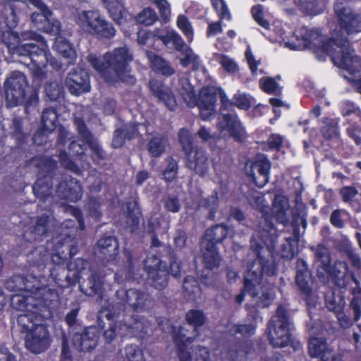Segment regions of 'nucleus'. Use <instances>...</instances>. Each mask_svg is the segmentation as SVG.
Returning a JSON list of instances; mask_svg holds the SVG:
<instances>
[{
    "label": "nucleus",
    "instance_id": "1",
    "mask_svg": "<svg viewBox=\"0 0 361 361\" xmlns=\"http://www.w3.org/2000/svg\"><path fill=\"white\" fill-rule=\"evenodd\" d=\"M268 37L291 50L312 49L319 60L330 56L334 63L353 75L361 69V59L350 48L349 43L340 35L326 39L317 30L302 27L293 32L287 25L274 26L273 35Z\"/></svg>",
    "mask_w": 361,
    "mask_h": 361
},
{
    "label": "nucleus",
    "instance_id": "2",
    "mask_svg": "<svg viewBox=\"0 0 361 361\" xmlns=\"http://www.w3.org/2000/svg\"><path fill=\"white\" fill-rule=\"evenodd\" d=\"M263 202V197L257 195V207L262 213L267 229H263L262 231H259V233H255L251 239V248L256 258L248 266L244 279V288L235 299L238 303H241L244 300L245 294H249L255 302V305L259 307H267L274 299L273 289L267 288L261 283L263 276H272L276 269L274 262L271 259L276 240L275 230L271 225L267 214L269 208Z\"/></svg>",
    "mask_w": 361,
    "mask_h": 361
},
{
    "label": "nucleus",
    "instance_id": "3",
    "mask_svg": "<svg viewBox=\"0 0 361 361\" xmlns=\"http://www.w3.org/2000/svg\"><path fill=\"white\" fill-rule=\"evenodd\" d=\"M15 9L13 4L6 9V23L9 30L3 32L2 42L12 55L25 57V61L21 62L29 67L35 78L42 79L46 74L44 69L48 63L54 68H59L60 66L52 61L47 42L42 35L35 32L25 31L19 36L11 30L18 23Z\"/></svg>",
    "mask_w": 361,
    "mask_h": 361
},
{
    "label": "nucleus",
    "instance_id": "4",
    "mask_svg": "<svg viewBox=\"0 0 361 361\" xmlns=\"http://www.w3.org/2000/svg\"><path fill=\"white\" fill-rule=\"evenodd\" d=\"M24 299L22 295H17L12 299L13 307L25 312L18 317V328L23 334L26 348L33 353L39 354L47 350L51 343L46 324V319L49 314L47 301L30 305L25 303Z\"/></svg>",
    "mask_w": 361,
    "mask_h": 361
},
{
    "label": "nucleus",
    "instance_id": "5",
    "mask_svg": "<svg viewBox=\"0 0 361 361\" xmlns=\"http://www.w3.org/2000/svg\"><path fill=\"white\" fill-rule=\"evenodd\" d=\"M133 56L127 47L114 49L102 57L94 54L88 56V61L107 82L114 84L119 81L128 85L135 82V78L130 74V63Z\"/></svg>",
    "mask_w": 361,
    "mask_h": 361
},
{
    "label": "nucleus",
    "instance_id": "6",
    "mask_svg": "<svg viewBox=\"0 0 361 361\" xmlns=\"http://www.w3.org/2000/svg\"><path fill=\"white\" fill-rule=\"evenodd\" d=\"M176 90L188 106H199L200 116L204 121H209L214 116L217 94L221 97L222 104L226 108L231 106L224 91L213 86L202 88L197 99L194 94L192 86L186 78L179 80Z\"/></svg>",
    "mask_w": 361,
    "mask_h": 361
},
{
    "label": "nucleus",
    "instance_id": "7",
    "mask_svg": "<svg viewBox=\"0 0 361 361\" xmlns=\"http://www.w3.org/2000/svg\"><path fill=\"white\" fill-rule=\"evenodd\" d=\"M44 277L27 276L24 278L21 276H13L6 282V288L10 291L20 292L17 295L24 296V301L27 304L35 305L40 302L49 301L57 296V293L52 285L47 283Z\"/></svg>",
    "mask_w": 361,
    "mask_h": 361
},
{
    "label": "nucleus",
    "instance_id": "8",
    "mask_svg": "<svg viewBox=\"0 0 361 361\" xmlns=\"http://www.w3.org/2000/svg\"><path fill=\"white\" fill-rule=\"evenodd\" d=\"M6 99L10 106L20 105L26 102L31 104L37 94L30 90L25 75L20 71L12 72L4 82Z\"/></svg>",
    "mask_w": 361,
    "mask_h": 361
},
{
    "label": "nucleus",
    "instance_id": "9",
    "mask_svg": "<svg viewBox=\"0 0 361 361\" xmlns=\"http://www.w3.org/2000/svg\"><path fill=\"white\" fill-rule=\"evenodd\" d=\"M160 326L164 331H167L169 328V332L171 334L179 348L180 361H213L209 352L205 348H195L191 353L187 350L188 343H190L193 337L185 334L188 330L185 328L180 327L176 332V327L171 326L169 321H166L165 324H161Z\"/></svg>",
    "mask_w": 361,
    "mask_h": 361
},
{
    "label": "nucleus",
    "instance_id": "10",
    "mask_svg": "<svg viewBox=\"0 0 361 361\" xmlns=\"http://www.w3.org/2000/svg\"><path fill=\"white\" fill-rule=\"evenodd\" d=\"M268 338L274 347L286 346L290 341L291 324L287 314V310L279 306L268 324Z\"/></svg>",
    "mask_w": 361,
    "mask_h": 361
},
{
    "label": "nucleus",
    "instance_id": "11",
    "mask_svg": "<svg viewBox=\"0 0 361 361\" xmlns=\"http://www.w3.org/2000/svg\"><path fill=\"white\" fill-rule=\"evenodd\" d=\"M228 234V229L223 224H219L208 229L201 243L203 261L206 270H212L219 265L220 258L215 245L222 241Z\"/></svg>",
    "mask_w": 361,
    "mask_h": 361
},
{
    "label": "nucleus",
    "instance_id": "12",
    "mask_svg": "<svg viewBox=\"0 0 361 361\" xmlns=\"http://www.w3.org/2000/svg\"><path fill=\"white\" fill-rule=\"evenodd\" d=\"M315 264L317 269V275L319 278L331 276L336 280L338 286L345 285L344 280L348 273L347 264L342 261L335 263L334 267H330V255L327 248L318 246L315 252Z\"/></svg>",
    "mask_w": 361,
    "mask_h": 361
},
{
    "label": "nucleus",
    "instance_id": "13",
    "mask_svg": "<svg viewBox=\"0 0 361 361\" xmlns=\"http://www.w3.org/2000/svg\"><path fill=\"white\" fill-rule=\"evenodd\" d=\"M39 11L32 13L30 19L33 25L51 35H57L61 32L59 21L52 17L51 11L41 0H29Z\"/></svg>",
    "mask_w": 361,
    "mask_h": 361
},
{
    "label": "nucleus",
    "instance_id": "14",
    "mask_svg": "<svg viewBox=\"0 0 361 361\" xmlns=\"http://www.w3.org/2000/svg\"><path fill=\"white\" fill-rule=\"evenodd\" d=\"M30 165L39 170V178L33 186V192L39 199H47L51 194V186L45 179H50L49 175L55 169L56 164L47 157H37L30 161Z\"/></svg>",
    "mask_w": 361,
    "mask_h": 361
},
{
    "label": "nucleus",
    "instance_id": "15",
    "mask_svg": "<svg viewBox=\"0 0 361 361\" xmlns=\"http://www.w3.org/2000/svg\"><path fill=\"white\" fill-rule=\"evenodd\" d=\"M75 124L77 126L78 133L80 137V142L75 140L72 141L70 145V150L75 155L83 154L87 145L92 152V159L97 161L103 158V152L101 149L97 141L91 135L87 130L83 121L78 118L75 119Z\"/></svg>",
    "mask_w": 361,
    "mask_h": 361
},
{
    "label": "nucleus",
    "instance_id": "16",
    "mask_svg": "<svg viewBox=\"0 0 361 361\" xmlns=\"http://www.w3.org/2000/svg\"><path fill=\"white\" fill-rule=\"evenodd\" d=\"M114 314H111L107 310L102 309L100 312L99 318L106 317L109 322V329L104 331V337L108 341H112L116 336H126L136 335L139 331H144V324L142 321L133 319V324H123L121 322H114Z\"/></svg>",
    "mask_w": 361,
    "mask_h": 361
},
{
    "label": "nucleus",
    "instance_id": "17",
    "mask_svg": "<svg viewBox=\"0 0 361 361\" xmlns=\"http://www.w3.org/2000/svg\"><path fill=\"white\" fill-rule=\"evenodd\" d=\"M334 10L341 27L348 35L361 32V14L354 13L346 0H338Z\"/></svg>",
    "mask_w": 361,
    "mask_h": 361
},
{
    "label": "nucleus",
    "instance_id": "18",
    "mask_svg": "<svg viewBox=\"0 0 361 361\" xmlns=\"http://www.w3.org/2000/svg\"><path fill=\"white\" fill-rule=\"evenodd\" d=\"M216 128L221 139L232 137L236 140L241 141L246 136L244 128L234 114H223L219 118Z\"/></svg>",
    "mask_w": 361,
    "mask_h": 361
},
{
    "label": "nucleus",
    "instance_id": "19",
    "mask_svg": "<svg viewBox=\"0 0 361 361\" xmlns=\"http://www.w3.org/2000/svg\"><path fill=\"white\" fill-rule=\"evenodd\" d=\"M245 168L247 174L257 186L262 188L268 183L271 163L264 154L257 155L254 162L247 163Z\"/></svg>",
    "mask_w": 361,
    "mask_h": 361
},
{
    "label": "nucleus",
    "instance_id": "20",
    "mask_svg": "<svg viewBox=\"0 0 361 361\" xmlns=\"http://www.w3.org/2000/svg\"><path fill=\"white\" fill-rule=\"evenodd\" d=\"M145 267L156 288L161 289L166 286L168 272L159 258L152 255L148 256L145 261Z\"/></svg>",
    "mask_w": 361,
    "mask_h": 361
},
{
    "label": "nucleus",
    "instance_id": "21",
    "mask_svg": "<svg viewBox=\"0 0 361 361\" xmlns=\"http://www.w3.org/2000/svg\"><path fill=\"white\" fill-rule=\"evenodd\" d=\"M66 84L71 94L79 95L90 90L88 73L80 68L71 72L66 80Z\"/></svg>",
    "mask_w": 361,
    "mask_h": 361
},
{
    "label": "nucleus",
    "instance_id": "22",
    "mask_svg": "<svg viewBox=\"0 0 361 361\" xmlns=\"http://www.w3.org/2000/svg\"><path fill=\"white\" fill-rule=\"evenodd\" d=\"M58 116L54 108L46 109L42 116L43 128L38 130L33 137L34 142L37 145L46 142L48 133H51L57 126Z\"/></svg>",
    "mask_w": 361,
    "mask_h": 361
},
{
    "label": "nucleus",
    "instance_id": "23",
    "mask_svg": "<svg viewBox=\"0 0 361 361\" xmlns=\"http://www.w3.org/2000/svg\"><path fill=\"white\" fill-rule=\"evenodd\" d=\"M185 153L188 168L200 175H204L208 171L209 163L204 149L191 148Z\"/></svg>",
    "mask_w": 361,
    "mask_h": 361
},
{
    "label": "nucleus",
    "instance_id": "24",
    "mask_svg": "<svg viewBox=\"0 0 361 361\" xmlns=\"http://www.w3.org/2000/svg\"><path fill=\"white\" fill-rule=\"evenodd\" d=\"M98 340V331L96 327L90 326L82 334H75L73 338V345L80 350L90 351L93 349Z\"/></svg>",
    "mask_w": 361,
    "mask_h": 361
},
{
    "label": "nucleus",
    "instance_id": "25",
    "mask_svg": "<svg viewBox=\"0 0 361 361\" xmlns=\"http://www.w3.org/2000/svg\"><path fill=\"white\" fill-rule=\"evenodd\" d=\"M149 86L154 97L164 102L169 109L173 111L176 109L177 106L176 101L169 88L165 86L162 82L152 80L149 81Z\"/></svg>",
    "mask_w": 361,
    "mask_h": 361
},
{
    "label": "nucleus",
    "instance_id": "26",
    "mask_svg": "<svg viewBox=\"0 0 361 361\" xmlns=\"http://www.w3.org/2000/svg\"><path fill=\"white\" fill-rule=\"evenodd\" d=\"M103 16L96 11H87L78 13L75 22L81 30L91 35H95L97 27Z\"/></svg>",
    "mask_w": 361,
    "mask_h": 361
},
{
    "label": "nucleus",
    "instance_id": "27",
    "mask_svg": "<svg viewBox=\"0 0 361 361\" xmlns=\"http://www.w3.org/2000/svg\"><path fill=\"white\" fill-rule=\"evenodd\" d=\"M273 217L279 223L285 225L289 221L292 214L288 198L282 195H276L271 209Z\"/></svg>",
    "mask_w": 361,
    "mask_h": 361
},
{
    "label": "nucleus",
    "instance_id": "28",
    "mask_svg": "<svg viewBox=\"0 0 361 361\" xmlns=\"http://www.w3.org/2000/svg\"><path fill=\"white\" fill-rule=\"evenodd\" d=\"M57 192L61 198L75 202L82 197V188L76 180L68 178L59 185Z\"/></svg>",
    "mask_w": 361,
    "mask_h": 361
},
{
    "label": "nucleus",
    "instance_id": "29",
    "mask_svg": "<svg viewBox=\"0 0 361 361\" xmlns=\"http://www.w3.org/2000/svg\"><path fill=\"white\" fill-rule=\"evenodd\" d=\"M309 351L312 357H321L322 361H341L327 348L326 341L319 338H312L309 342Z\"/></svg>",
    "mask_w": 361,
    "mask_h": 361
},
{
    "label": "nucleus",
    "instance_id": "30",
    "mask_svg": "<svg viewBox=\"0 0 361 361\" xmlns=\"http://www.w3.org/2000/svg\"><path fill=\"white\" fill-rule=\"evenodd\" d=\"M140 128L149 133V125L148 123L145 124H138L137 126L133 123H128L123 129H118L115 131L112 140L114 147H119L124 143L126 138L131 139L135 137Z\"/></svg>",
    "mask_w": 361,
    "mask_h": 361
},
{
    "label": "nucleus",
    "instance_id": "31",
    "mask_svg": "<svg viewBox=\"0 0 361 361\" xmlns=\"http://www.w3.org/2000/svg\"><path fill=\"white\" fill-rule=\"evenodd\" d=\"M253 355L254 348L247 342L234 344L227 351V357L231 361H248Z\"/></svg>",
    "mask_w": 361,
    "mask_h": 361
},
{
    "label": "nucleus",
    "instance_id": "32",
    "mask_svg": "<svg viewBox=\"0 0 361 361\" xmlns=\"http://www.w3.org/2000/svg\"><path fill=\"white\" fill-rule=\"evenodd\" d=\"M55 221L50 216L39 217L36 222L35 226L30 232L26 233L25 237L28 240H36L37 236H42L48 234L51 231L52 227L55 226Z\"/></svg>",
    "mask_w": 361,
    "mask_h": 361
},
{
    "label": "nucleus",
    "instance_id": "33",
    "mask_svg": "<svg viewBox=\"0 0 361 361\" xmlns=\"http://www.w3.org/2000/svg\"><path fill=\"white\" fill-rule=\"evenodd\" d=\"M104 3L109 15L118 24L123 25L131 18L130 15L117 0H105Z\"/></svg>",
    "mask_w": 361,
    "mask_h": 361
},
{
    "label": "nucleus",
    "instance_id": "34",
    "mask_svg": "<svg viewBox=\"0 0 361 361\" xmlns=\"http://www.w3.org/2000/svg\"><path fill=\"white\" fill-rule=\"evenodd\" d=\"M296 283L304 294L310 295L311 293V276L307 269L305 262L298 261V271L296 274Z\"/></svg>",
    "mask_w": 361,
    "mask_h": 361
},
{
    "label": "nucleus",
    "instance_id": "35",
    "mask_svg": "<svg viewBox=\"0 0 361 361\" xmlns=\"http://www.w3.org/2000/svg\"><path fill=\"white\" fill-rule=\"evenodd\" d=\"M157 38L166 46L171 45L176 50H181L185 44L181 37L173 30H166L164 32L156 31Z\"/></svg>",
    "mask_w": 361,
    "mask_h": 361
},
{
    "label": "nucleus",
    "instance_id": "36",
    "mask_svg": "<svg viewBox=\"0 0 361 361\" xmlns=\"http://www.w3.org/2000/svg\"><path fill=\"white\" fill-rule=\"evenodd\" d=\"M178 51L180 52L179 60L183 66L187 67L189 65H192L194 70L202 69L204 71L199 56L189 47L184 44L181 50Z\"/></svg>",
    "mask_w": 361,
    "mask_h": 361
},
{
    "label": "nucleus",
    "instance_id": "37",
    "mask_svg": "<svg viewBox=\"0 0 361 361\" xmlns=\"http://www.w3.org/2000/svg\"><path fill=\"white\" fill-rule=\"evenodd\" d=\"M126 301L134 310L138 311L143 309L147 301V296L135 289H129L126 293Z\"/></svg>",
    "mask_w": 361,
    "mask_h": 361
},
{
    "label": "nucleus",
    "instance_id": "38",
    "mask_svg": "<svg viewBox=\"0 0 361 361\" xmlns=\"http://www.w3.org/2000/svg\"><path fill=\"white\" fill-rule=\"evenodd\" d=\"M60 32L56 35V38L54 44V49L59 52L63 57L69 59L68 63L75 60L76 54L71 44L59 35Z\"/></svg>",
    "mask_w": 361,
    "mask_h": 361
},
{
    "label": "nucleus",
    "instance_id": "39",
    "mask_svg": "<svg viewBox=\"0 0 361 361\" xmlns=\"http://www.w3.org/2000/svg\"><path fill=\"white\" fill-rule=\"evenodd\" d=\"M146 54L152 68L163 75H170L173 73V69L161 57L150 51H146Z\"/></svg>",
    "mask_w": 361,
    "mask_h": 361
},
{
    "label": "nucleus",
    "instance_id": "40",
    "mask_svg": "<svg viewBox=\"0 0 361 361\" xmlns=\"http://www.w3.org/2000/svg\"><path fill=\"white\" fill-rule=\"evenodd\" d=\"M167 145L166 138L158 133L152 137L148 143V151L153 157L160 156Z\"/></svg>",
    "mask_w": 361,
    "mask_h": 361
},
{
    "label": "nucleus",
    "instance_id": "41",
    "mask_svg": "<svg viewBox=\"0 0 361 361\" xmlns=\"http://www.w3.org/2000/svg\"><path fill=\"white\" fill-rule=\"evenodd\" d=\"M184 295L189 300H194L199 298L201 294L198 282L192 276H187L183 281Z\"/></svg>",
    "mask_w": 361,
    "mask_h": 361
},
{
    "label": "nucleus",
    "instance_id": "42",
    "mask_svg": "<svg viewBox=\"0 0 361 361\" xmlns=\"http://www.w3.org/2000/svg\"><path fill=\"white\" fill-rule=\"evenodd\" d=\"M117 247L116 240L111 236L101 238L97 243L99 252L111 257L116 254Z\"/></svg>",
    "mask_w": 361,
    "mask_h": 361
},
{
    "label": "nucleus",
    "instance_id": "43",
    "mask_svg": "<svg viewBox=\"0 0 361 361\" xmlns=\"http://www.w3.org/2000/svg\"><path fill=\"white\" fill-rule=\"evenodd\" d=\"M80 288L87 295H98L99 298H102V281L96 276H92L88 279L87 287H85V285L82 284L80 285Z\"/></svg>",
    "mask_w": 361,
    "mask_h": 361
},
{
    "label": "nucleus",
    "instance_id": "44",
    "mask_svg": "<svg viewBox=\"0 0 361 361\" xmlns=\"http://www.w3.org/2000/svg\"><path fill=\"white\" fill-rule=\"evenodd\" d=\"M44 250V248L39 247L37 248L32 253L33 256H39V259H37L36 261L34 262V264L39 268V269L41 271L42 269L45 267V264L47 262V261L51 257L52 261L56 264H59L60 261L59 259H62L63 257H59V255H54V254H51L48 252H45L42 255V251Z\"/></svg>",
    "mask_w": 361,
    "mask_h": 361
},
{
    "label": "nucleus",
    "instance_id": "45",
    "mask_svg": "<svg viewBox=\"0 0 361 361\" xmlns=\"http://www.w3.org/2000/svg\"><path fill=\"white\" fill-rule=\"evenodd\" d=\"M256 322L253 320L249 324H231L229 326L230 333L236 336L240 334L244 337H247L253 335L255 332Z\"/></svg>",
    "mask_w": 361,
    "mask_h": 361
},
{
    "label": "nucleus",
    "instance_id": "46",
    "mask_svg": "<svg viewBox=\"0 0 361 361\" xmlns=\"http://www.w3.org/2000/svg\"><path fill=\"white\" fill-rule=\"evenodd\" d=\"M115 35L116 30L113 25L103 17L97 27L95 35L102 38L111 39L114 37Z\"/></svg>",
    "mask_w": 361,
    "mask_h": 361
},
{
    "label": "nucleus",
    "instance_id": "47",
    "mask_svg": "<svg viewBox=\"0 0 361 361\" xmlns=\"http://www.w3.org/2000/svg\"><path fill=\"white\" fill-rule=\"evenodd\" d=\"M216 61L221 67L228 73L233 74L238 71L239 68L237 63L231 57L224 54H216Z\"/></svg>",
    "mask_w": 361,
    "mask_h": 361
},
{
    "label": "nucleus",
    "instance_id": "48",
    "mask_svg": "<svg viewBox=\"0 0 361 361\" xmlns=\"http://www.w3.org/2000/svg\"><path fill=\"white\" fill-rule=\"evenodd\" d=\"M159 10L161 20L164 23H168L171 19V4L168 0H151Z\"/></svg>",
    "mask_w": 361,
    "mask_h": 361
},
{
    "label": "nucleus",
    "instance_id": "49",
    "mask_svg": "<svg viewBox=\"0 0 361 361\" xmlns=\"http://www.w3.org/2000/svg\"><path fill=\"white\" fill-rule=\"evenodd\" d=\"M158 19L155 11L151 8H146L137 16V21L145 25H151Z\"/></svg>",
    "mask_w": 361,
    "mask_h": 361
},
{
    "label": "nucleus",
    "instance_id": "50",
    "mask_svg": "<svg viewBox=\"0 0 361 361\" xmlns=\"http://www.w3.org/2000/svg\"><path fill=\"white\" fill-rule=\"evenodd\" d=\"M176 25L182 31L186 39L189 42H191L193 39V30L188 18L183 15L178 16Z\"/></svg>",
    "mask_w": 361,
    "mask_h": 361
},
{
    "label": "nucleus",
    "instance_id": "51",
    "mask_svg": "<svg viewBox=\"0 0 361 361\" xmlns=\"http://www.w3.org/2000/svg\"><path fill=\"white\" fill-rule=\"evenodd\" d=\"M157 30H154L152 32H148L146 30H140L137 32V42L140 45H147L152 47L156 41L157 35H156Z\"/></svg>",
    "mask_w": 361,
    "mask_h": 361
},
{
    "label": "nucleus",
    "instance_id": "52",
    "mask_svg": "<svg viewBox=\"0 0 361 361\" xmlns=\"http://www.w3.org/2000/svg\"><path fill=\"white\" fill-rule=\"evenodd\" d=\"M186 319L189 324L193 326L194 331H197L198 326H201L204 322L203 313L198 310H191L186 314Z\"/></svg>",
    "mask_w": 361,
    "mask_h": 361
},
{
    "label": "nucleus",
    "instance_id": "53",
    "mask_svg": "<svg viewBox=\"0 0 361 361\" xmlns=\"http://www.w3.org/2000/svg\"><path fill=\"white\" fill-rule=\"evenodd\" d=\"M259 86L264 92L268 94H276L280 92L279 85L272 78L264 77L261 78Z\"/></svg>",
    "mask_w": 361,
    "mask_h": 361
},
{
    "label": "nucleus",
    "instance_id": "54",
    "mask_svg": "<svg viewBox=\"0 0 361 361\" xmlns=\"http://www.w3.org/2000/svg\"><path fill=\"white\" fill-rule=\"evenodd\" d=\"M128 219L131 221L130 226L131 231H133L134 227L137 226L139 223V218L140 215V209L135 202H130L127 205Z\"/></svg>",
    "mask_w": 361,
    "mask_h": 361
},
{
    "label": "nucleus",
    "instance_id": "55",
    "mask_svg": "<svg viewBox=\"0 0 361 361\" xmlns=\"http://www.w3.org/2000/svg\"><path fill=\"white\" fill-rule=\"evenodd\" d=\"M122 353L126 356V361H145L142 352L137 346H126Z\"/></svg>",
    "mask_w": 361,
    "mask_h": 361
},
{
    "label": "nucleus",
    "instance_id": "56",
    "mask_svg": "<svg viewBox=\"0 0 361 361\" xmlns=\"http://www.w3.org/2000/svg\"><path fill=\"white\" fill-rule=\"evenodd\" d=\"M246 61L253 75H257L258 72V66L261 63L259 59H257L250 47H247L245 54Z\"/></svg>",
    "mask_w": 361,
    "mask_h": 361
},
{
    "label": "nucleus",
    "instance_id": "57",
    "mask_svg": "<svg viewBox=\"0 0 361 361\" xmlns=\"http://www.w3.org/2000/svg\"><path fill=\"white\" fill-rule=\"evenodd\" d=\"M212 3L221 19H231L230 12L224 0H212Z\"/></svg>",
    "mask_w": 361,
    "mask_h": 361
},
{
    "label": "nucleus",
    "instance_id": "58",
    "mask_svg": "<svg viewBox=\"0 0 361 361\" xmlns=\"http://www.w3.org/2000/svg\"><path fill=\"white\" fill-rule=\"evenodd\" d=\"M233 104L241 109H247L250 106V98L244 93H236L233 97Z\"/></svg>",
    "mask_w": 361,
    "mask_h": 361
},
{
    "label": "nucleus",
    "instance_id": "59",
    "mask_svg": "<svg viewBox=\"0 0 361 361\" xmlns=\"http://www.w3.org/2000/svg\"><path fill=\"white\" fill-rule=\"evenodd\" d=\"M198 137L204 142L211 143L213 141H216L221 137L219 134H212L210 130L205 126H202L197 132Z\"/></svg>",
    "mask_w": 361,
    "mask_h": 361
},
{
    "label": "nucleus",
    "instance_id": "60",
    "mask_svg": "<svg viewBox=\"0 0 361 361\" xmlns=\"http://www.w3.org/2000/svg\"><path fill=\"white\" fill-rule=\"evenodd\" d=\"M178 136L183 149L185 152H187L192 148V137L190 131L186 129H181L179 132Z\"/></svg>",
    "mask_w": 361,
    "mask_h": 361
},
{
    "label": "nucleus",
    "instance_id": "61",
    "mask_svg": "<svg viewBox=\"0 0 361 361\" xmlns=\"http://www.w3.org/2000/svg\"><path fill=\"white\" fill-rule=\"evenodd\" d=\"M177 163L173 159L169 160L167 168L164 170L163 176L166 181H171L175 178L177 173Z\"/></svg>",
    "mask_w": 361,
    "mask_h": 361
},
{
    "label": "nucleus",
    "instance_id": "62",
    "mask_svg": "<svg viewBox=\"0 0 361 361\" xmlns=\"http://www.w3.org/2000/svg\"><path fill=\"white\" fill-rule=\"evenodd\" d=\"M301 8L309 15H317L322 12V9L317 8L316 3L314 1H306L305 0H301L300 1Z\"/></svg>",
    "mask_w": 361,
    "mask_h": 361
},
{
    "label": "nucleus",
    "instance_id": "63",
    "mask_svg": "<svg viewBox=\"0 0 361 361\" xmlns=\"http://www.w3.org/2000/svg\"><path fill=\"white\" fill-rule=\"evenodd\" d=\"M45 92L51 100H56L61 93V87L56 82H53L46 85Z\"/></svg>",
    "mask_w": 361,
    "mask_h": 361
},
{
    "label": "nucleus",
    "instance_id": "64",
    "mask_svg": "<svg viewBox=\"0 0 361 361\" xmlns=\"http://www.w3.org/2000/svg\"><path fill=\"white\" fill-rule=\"evenodd\" d=\"M347 216L344 210H335L331 216V224L337 228H343L344 226L343 218Z\"/></svg>",
    "mask_w": 361,
    "mask_h": 361
}]
</instances>
